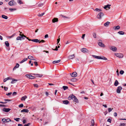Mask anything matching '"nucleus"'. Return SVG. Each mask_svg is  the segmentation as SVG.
I'll return each mask as SVG.
<instances>
[{
	"instance_id": "obj_1",
	"label": "nucleus",
	"mask_w": 126,
	"mask_h": 126,
	"mask_svg": "<svg viewBox=\"0 0 126 126\" xmlns=\"http://www.w3.org/2000/svg\"><path fill=\"white\" fill-rule=\"evenodd\" d=\"M19 35L20 36L16 38L17 40H21L22 39H24V37H26V36L23 34H20Z\"/></svg>"
},
{
	"instance_id": "obj_2",
	"label": "nucleus",
	"mask_w": 126,
	"mask_h": 126,
	"mask_svg": "<svg viewBox=\"0 0 126 126\" xmlns=\"http://www.w3.org/2000/svg\"><path fill=\"white\" fill-rule=\"evenodd\" d=\"M98 45L102 47H105L104 45L102 43L101 40H98Z\"/></svg>"
},
{
	"instance_id": "obj_3",
	"label": "nucleus",
	"mask_w": 126,
	"mask_h": 126,
	"mask_svg": "<svg viewBox=\"0 0 126 126\" xmlns=\"http://www.w3.org/2000/svg\"><path fill=\"white\" fill-rule=\"evenodd\" d=\"M104 15V14L103 13H100L98 14L97 17L98 19H101L102 17Z\"/></svg>"
},
{
	"instance_id": "obj_4",
	"label": "nucleus",
	"mask_w": 126,
	"mask_h": 126,
	"mask_svg": "<svg viewBox=\"0 0 126 126\" xmlns=\"http://www.w3.org/2000/svg\"><path fill=\"white\" fill-rule=\"evenodd\" d=\"M8 4L10 6H14L16 4V3L14 0H12L8 3Z\"/></svg>"
},
{
	"instance_id": "obj_5",
	"label": "nucleus",
	"mask_w": 126,
	"mask_h": 126,
	"mask_svg": "<svg viewBox=\"0 0 126 126\" xmlns=\"http://www.w3.org/2000/svg\"><path fill=\"white\" fill-rule=\"evenodd\" d=\"M115 55L116 56L119 58H122L123 56V55L122 53H115Z\"/></svg>"
},
{
	"instance_id": "obj_6",
	"label": "nucleus",
	"mask_w": 126,
	"mask_h": 126,
	"mask_svg": "<svg viewBox=\"0 0 126 126\" xmlns=\"http://www.w3.org/2000/svg\"><path fill=\"white\" fill-rule=\"evenodd\" d=\"M26 76L27 78L30 79H33L35 78V77L30 75L27 74L26 75Z\"/></svg>"
},
{
	"instance_id": "obj_7",
	"label": "nucleus",
	"mask_w": 126,
	"mask_h": 126,
	"mask_svg": "<svg viewBox=\"0 0 126 126\" xmlns=\"http://www.w3.org/2000/svg\"><path fill=\"white\" fill-rule=\"evenodd\" d=\"M122 89V87L121 86L118 87L116 90V92L117 93H121V91Z\"/></svg>"
},
{
	"instance_id": "obj_8",
	"label": "nucleus",
	"mask_w": 126,
	"mask_h": 126,
	"mask_svg": "<svg viewBox=\"0 0 126 126\" xmlns=\"http://www.w3.org/2000/svg\"><path fill=\"white\" fill-rule=\"evenodd\" d=\"M73 98H72L73 100L75 102L77 103L78 102V101L76 97L74 95H73Z\"/></svg>"
},
{
	"instance_id": "obj_9",
	"label": "nucleus",
	"mask_w": 126,
	"mask_h": 126,
	"mask_svg": "<svg viewBox=\"0 0 126 126\" xmlns=\"http://www.w3.org/2000/svg\"><path fill=\"white\" fill-rule=\"evenodd\" d=\"M81 51L83 53H88L89 51L86 48H83L81 49Z\"/></svg>"
},
{
	"instance_id": "obj_10",
	"label": "nucleus",
	"mask_w": 126,
	"mask_h": 126,
	"mask_svg": "<svg viewBox=\"0 0 126 126\" xmlns=\"http://www.w3.org/2000/svg\"><path fill=\"white\" fill-rule=\"evenodd\" d=\"M71 75L72 77H76L77 76V74L76 72H73L70 74Z\"/></svg>"
},
{
	"instance_id": "obj_11",
	"label": "nucleus",
	"mask_w": 126,
	"mask_h": 126,
	"mask_svg": "<svg viewBox=\"0 0 126 126\" xmlns=\"http://www.w3.org/2000/svg\"><path fill=\"white\" fill-rule=\"evenodd\" d=\"M110 49L114 51H115L117 50V48L114 46H112L111 47Z\"/></svg>"
},
{
	"instance_id": "obj_12",
	"label": "nucleus",
	"mask_w": 126,
	"mask_h": 126,
	"mask_svg": "<svg viewBox=\"0 0 126 126\" xmlns=\"http://www.w3.org/2000/svg\"><path fill=\"white\" fill-rule=\"evenodd\" d=\"M75 57V55L73 54L72 55H69L68 57V58L69 59H71Z\"/></svg>"
},
{
	"instance_id": "obj_13",
	"label": "nucleus",
	"mask_w": 126,
	"mask_h": 126,
	"mask_svg": "<svg viewBox=\"0 0 126 126\" xmlns=\"http://www.w3.org/2000/svg\"><path fill=\"white\" fill-rule=\"evenodd\" d=\"M58 19L56 18H54L52 19V21L53 23H55L58 21Z\"/></svg>"
},
{
	"instance_id": "obj_14",
	"label": "nucleus",
	"mask_w": 126,
	"mask_h": 126,
	"mask_svg": "<svg viewBox=\"0 0 126 126\" xmlns=\"http://www.w3.org/2000/svg\"><path fill=\"white\" fill-rule=\"evenodd\" d=\"M32 75H35V76L36 77H41L43 75L42 74H32Z\"/></svg>"
},
{
	"instance_id": "obj_15",
	"label": "nucleus",
	"mask_w": 126,
	"mask_h": 126,
	"mask_svg": "<svg viewBox=\"0 0 126 126\" xmlns=\"http://www.w3.org/2000/svg\"><path fill=\"white\" fill-rule=\"evenodd\" d=\"M29 111V110L28 109H24L22 110H21V112H28Z\"/></svg>"
},
{
	"instance_id": "obj_16",
	"label": "nucleus",
	"mask_w": 126,
	"mask_h": 126,
	"mask_svg": "<svg viewBox=\"0 0 126 126\" xmlns=\"http://www.w3.org/2000/svg\"><path fill=\"white\" fill-rule=\"evenodd\" d=\"M120 28V26L118 25L116 26H115L113 27V28L115 30L119 29Z\"/></svg>"
},
{
	"instance_id": "obj_17",
	"label": "nucleus",
	"mask_w": 126,
	"mask_h": 126,
	"mask_svg": "<svg viewBox=\"0 0 126 126\" xmlns=\"http://www.w3.org/2000/svg\"><path fill=\"white\" fill-rule=\"evenodd\" d=\"M31 41L34 42L38 43L39 42V40L37 39H32Z\"/></svg>"
},
{
	"instance_id": "obj_18",
	"label": "nucleus",
	"mask_w": 126,
	"mask_h": 126,
	"mask_svg": "<svg viewBox=\"0 0 126 126\" xmlns=\"http://www.w3.org/2000/svg\"><path fill=\"white\" fill-rule=\"evenodd\" d=\"M28 60V59L27 58H24L23 60H22L21 62H19V63H21L27 61Z\"/></svg>"
},
{
	"instance_id": "obj_19",
	"label": "nucleus",
	"mask_w": 126,
	"mask_h": 126,
	"mask_svg": "<svg viewBox=\"0 0 126 126\" xmlns=\"http://www.w3.org/2000/svg\"><path fill=\"white\" fill-rule=\"evenodd\" d=\"M110 23V22H107L104 24V25L106 27H107Z\"/></svg>"
},
{
	"instance_id": "obj_20",
	"label": "nucleus",
	"mask_w": 126,
	"mask_h": 126,
	"mask_svg": "<svg viewBox=\"0 0 126 126\" xmlns=\"http://www.w3.org/2000/svg\"><path fill=\"white\" fill-rule=\"evenodd\" d=\"M17 81V80L15 79H12V81H11V83H15Z\"/></svg>"
},
{
	"instance_id": "obj_21",
	"label": "nucleus",
	"mask_w": 126,
	"mask_h": 126,
	"mask_svg": "<svg viewBox=\"0 0 126 126\" xmlns=\"http://www.w3.org/2000/svg\"><path fill=\"white\" fill-rule=\"evenodd\" d=\"M110 5L109 4H107L106 5H105L104 7V8L106 9L107 8H108L109 9H110Z\"/></svg>"
},
{
	"instance_id": "obj_22",
	"label": "nucleus",
	"mask_w": 126,
	"mask_h": 126,
	"mask_svg": "<svg viewBox=\"0 0 126 126\" xmlns=\"http://www.w3.org/2000/svg\"><path fill=\"white\" fill-rule=\"evenodd\" d=\"M19 64L18 63H16V66L13 68V70L16 69V68H18L19 67Z\"/></svg>"
},
{
	"instance_id": "obj_23",
	"label": "nucleus",
	"mask_w": 126,
	"mask_h": 126,
	"mask_svg": "<svg viewBox=\"0 0 126 126\" xmlns=\"http://www.w3.org/2000/svg\"><path fill=\"white\" fill-rule=\"evenodd\" d=\"M63 104H67L69 103V101L67 100H64L63 101Z\"/></svg>"
},
{
	"instance_id": "obj_24",
	"label": "nucleus",
	"mask_w": 126,
	"mask_h": 126,
	"mask_svg": "<svg viewBox=\"0 0 126 126\" xmlns=\"http://www.w3.org/2000/svg\"><path fill=\"white\" fill-rule=\"evenodd\" d=\"M92 56L94 58H95L96 59H100V56H97L94 55H92Z\"/></svg>"
},
{
	"instance_id": "obj_25",
	"label": "nucleus",
	"mask_w": 126,
	"mask_h": 126,
	"mask_svg": "<svg viewBox=\"0 0 126 126\" xmlns=\"http://www.w3.org/2000/svg\"><path fill=\"white\" fill-rule=\"evenodd\" d=\"M28 58L30 60H35L33 59V58H34L32 56H28Z\"/></svg>"
},
{
	"instance_id": "obj_26",
	"label": "nucleus",
	"mask_w": 126,
	"mask_h": 126,
	"mask_svg": "<svg viewBox=\"0 0 126 126\" xmlns=\"http://www.w3.org/2000/svg\"><path fill=\"white\" fill-rule=\"evenodd\" d=\"M27 98V97L26 96H23L21 98V100L22 101L25 100L26 99V98Z\"/></svg>"
},
{
	"instance_id": "obj_27",
	"label": "nucleus",
	"mask_w": 126,
	"mask_h": 126,
	"mask_svg": "<svg viewBox=\"0 0 126 126\" xmlns=\"http://www.w3.org/2000/svg\"><path fill=\"white\" fill-rule=\"evenodd\" d=\"M9 10L11 12H13L16 11V8H10L9 9Z\"/></svg>"
},
{
	"instance_id": "obj_28",
	"label": "nucleus",
	"mask_w": 126,
	"mask_h": 126,
	"mask_svg": "<svg viewBox=\"0 0 126 126\" xmlns=\"http://www.w3.org/2000/svg\"><path fill=\"white\" fill-rule=\"evenodd\" d=\"M73 95H70L68 98V99L71 100V99H72Z\"/></svg>"
},
{
	"instance_id": "obj_29",
	"label": "nucleus",
	"mask_w": 126,
	"mask_h": 126,
	"mask_svg": "<svg viewBox=\"0 0 126 126\" xmlns=\"http://www.w3.org/2000/svg\"><path fill=\"white\" fill-rule=\"evenodd\" d=\"M118 33L119 34L122 35H124L125 33L123 31H119L118 32Z\"/></svg>"
},
{
	"instance_id": "obj_30",
	"label": "nucleus",
	"mask_w": 126,
	"mask_h": 126,
	"mask_svg": "<svg viewBox=\"0 0 126 126\" xmlns=\"http://www.w3.org/2000/svg\"><path fill=\"white\" fill-rule=\"evenodd\" d=\"M94 10V11H96L99 12L102 11V10L101 9H99L97 8H96Z\"/></svg>"
},
{
	"instance_id": "obj_31",
	"label": "nucleus",
	"mask_w": 126,
	"mask_h": 126,
	"mask_svg": "<svg viewBox=\"0 0 126 126\" xmlns=\"http://www.w3.org/2000/svg\"><path fill=\"white\" fill-rule=\"evenodd\" d=\"M119 84L118 82V81L116 80L114 82V85L115 86H117Z\"/></svg>"
},
{
	"instance_id": "obj_32",
	"label": "nucleus",
	"mask_w": 126,
	"mask_h": 126,
	"mask_svg": "<svg viewBox=\"0 0 126 126\" xmlns=\"http://www.w3.org/2000/svg\"><path fill=\"white\" fill-rule=\"evenodd\" d=\"M60 61L61 60H58V61H54L53 62V64L57 63L60 62Z\"/></svg>"
},
{
	"instance_id": "obj_33",
	"label": "nucleus",
	"mask_w": 126,
	"mask_h": 126,
	"mask_svg": "<svg viewBox=\"0 0 126 126\" xmlns=\"http://www.w3.org/2000/svg\"><path fill=\"white\" fill-rule=\"evenodd\" d=\"M71 80L73 82H76L77 80V79L75 78H73L71 79Z\"/></svg>"
},
{
	"instance_id": "obj_34",
	"label": "nucleus",
	"mask_w": 126,
	"mask_h": 126,
	"mask_svg": "<svg viewBox=\"0 0 126 126\" xmlns=\"http://www.w3.org/2000/svg\"><path fill=\"white\" fill-rule=\"evenodd\" d=\"M94 126V121L93 119L91 121V125L90 126Z\"/></svg>"
},
{
	"instance_id": "obj_35",
	"label": "nucleus",
	"mask_w": 126,
	"mask_h": 126,
	"mask_svg": "<svg viewBox=\"0 0 126 126\" xmlns=\"http://www.w3.org/2000/svg\"><path fill=\"white\" fill-rule=\"evenodd\" d=\"M2 17L5 19H7L8 18V17L4 15H2Z\"/></svg>"
},
{
	"instance_id": "obj_36",
	"label": "nucleus",
	"mask_w": 126,
	"mask_h": 126,
	"mask_svg": "<svg viewBox=\"0 0 126 126\" xmlns=\"http://www.w3.org/2000/svg\"><path fill=\"white\" fill-rule=\"evenodd\" d=\"M100 57V59H103L105 60H107V59L105 57H104L103 56L102 57Z\"/></svg>"
},
{
	"instance_id": "obj_37",
	"label": "nucleus",
	"mask_w": 126,
	"mask_h": 126,
	"mask_svg": "<svg viewBox=\"0 0 126 126\" xmlns=\"http://www.w3.org/2000/svg\"><path fill=\"white\" fill-rule=\"evenodd\" d=\"M2 110L3 111H5L6 112H8V108H4Z\"/></svg>"
},
{
	"instance_id": "obj_38",
	"label": "nucleus",
	"mask_w": 126,
	"mask_h": 126,
	"mask_svg": "<svg viewBox=\"0 0 126 126\" xmlns=\"http://www.w3.org/2000/svg\"><path fill=\"white\" fill-rule=\"evenodd\" d=\"M63 88L64 90H65L68 89V87L67 86H63Z\"/></svg>"
},
{
	"instance_id": "obj_39",
	"label": "nucleus",
	"mask_w": 126,
	"mask_h": 126,
	"mask_svg": "<svg viewBox=\"0 0 126 126\" xmlns=\"http://www.w3.org/2000/svg\"><path fill=\"white\" fill-rule=\"evenodd\" d=\"M8 119H5L3 118L2 119V121L4 123H5V122H7V121Z\"/></svg>"
},
{
	"instance_id": "obj_40",
	"label": "nucleus",
	"mask_w": 126,
	"mask_h": 126,
	"mask_svg": "<svg viewBox=\"0 0 126 126\" xmlns=\"http://www.w3.org/2000/svg\"><path fill=\"white\" fill-rule=\"evenodd\" d=\"M44 14V13H42L41 14H39L38 15V16H43Z\"/></svg>"
},
{
	"instance_id": "obj_41",
	"label": "nucleus",
	"mask_w": 126,
	"mask_h": 126,
	"mask_svg": "<svg viewBox=\"0 0 126 126\" xmlns=\"http://www.w3.org/2000/svg\"><path fill=\"white\" fill-rule=\"evenodd\" d=\"M17 3L19 4H22L23 3L20 0H18L17 1Z\"/></svg>"
},
{
	"instance_id": "obj_42",
	"label": "nucleus",
	"mask_w": 126,
	"mask_h": 126,
	"mask_svg": "<svg viewBox=\"0 0 126 126\" xmlns=\"http://www.w3.org/2000/svg\"><path fill=\"white\" fill-rule=\"evenodd\" d=\"M124 73V71L123 70H121L120 71V73L121 75L123 74Z\"/></svg>"
},
{
	"instance_id": "obj_43",
	"label": "nucleus",
	"mask_w": 126,
	"mask_h": 126,
	"mask_svg": "<svg viewBox=\"0 0 126 126\" xmlns=\"http://www.w3.org/2000/svg\"><path fill=\"white\" fill-rule=\"evenodd\" d=\"M45 42V41L44 40H42L41 41H40L39 42V43H44Z\"/></svg>"
},
{
	"instance_id": "obj_44",
	"label": "nucleus",
	"mask_w": 126,
	"mask_h": 126,
	"mask_svg": "<svg viewBox=\"0 0 126 126\" xmlns=\"http://www.w3.org/2000/svg\"><path fill=\"white\" fill-rule=\"evenodd\" d=\"M20 119V118H14V120L16 121H18Z\"/></svg>"
},
{
	"instance_id": "obj_45",
	"label": "nucleus",
	"mask_w": 126,
	"mask_h": 126,
	"mask_svg": "<svg viewBox=\"0 0 126 126\" xmlns=\"http://www.w3.org/2000/svg\"><path fill=\"white\" fill-rule=\"evenodd\" d=\"M113 109H111L110 108H109L108 109V111L109 112H110Z\"/></svg>"
},
{
	"instance_id": "obj_46",
	"label": "nucleus",
	"mask_w": 126,
	"mask_h": 126,
	"mask_svg": "<svg viewBox=\"0 0 126 126\" xmlns=\"http://www.w3.org/2000/svg\"><path fill=\"white\" fill-rule=\"evenodd\" d=\"M93 35L94 38H96V35L95 33H93Z\"/></svg>"
},
{
	"instance_id": "obj_47",
	"label": "nucleus",
	"mask_w": 126,
	"mask_h": 126,
	"mask_svg": "<svg viewBox=\"0 0 126 126\" xmlns=\"http://www.w3.org/2000/svg\"><path fill=\"white\" fill-rule=\"evenodd\" d=\"M125 124L124 123H121L120 126H125Z\"/></svg>"
},
{
	"instance_id": "obj_48",
	"label": "nucleus",
	"mask_w": 126,
	"mask_h": 126,
	"mask_svg": "<svg viewBox=\"0 0 126 126\" xmlns=\"http://www.w3.org/2000/svg\"><path fill=\"white\" fill-rule=\"evenodd\" d=\"M23 107V105L22 104H21L19 105V107L20 108L22 107Z\"/></svg>"
},
{
	"instance_id": "obj_49",
	"label": "nucleus",
	"mask_w": 126,
	"mask_h": 126,
	"mask_svg": "<svg viewBox=\"0 0 126 126\" xmlns=\"http://www.w3.org/2000/svg\"><path fill=\"white\" fill-rule=\"evenodd\" d=\"M34 63L35 65V66H37L38 65V64L37 63V62H34Z\"/></svg>"
},
{
	"instance_id": "obj_50",
	"label": "nucleus",
	"mask_w": 126,
	"mask_h": 126,
	"mask_svg": "<svg viewBox=\"0 0 126 126\" xmlns=\"http://www.w3.org/2000/svg\"><path fill=\"white\" fill-rule=\"evenodd\" d=\"M17 94V93L16 92H14L13 94H12V95L13 96H14L15 95H16Z\"/></svg>"
},
{
	"instance_id": "obj_51",
	"label": "nucleus",
	"mask_w": 126,
	"mask_h": 126,
	"mask_svg": "<svg viewBox=\"0 0 126 126\" xmlns=\"http://www.w3.org/2000/svg\"><path fill=\"white\" fill-rule=\"evenodd\" d=\"M31 124L30 123H29L27 124H25L24 126H29Z\"/></svg>"
},
{
	"instance_id": "obj_52",
	"label": "nucleus",
	"mask_w": 126,
	"mask_h": 126,
	"mask_svg": "<svg viewBox=\"0 0 126 126\" xmlns=\"http://www.w3.org/2000/svg\"><path fill=\"white\" fill-rule=\"evenodd\" d=\"M114 116L115 117H116L117 116V114L116 112H115L114 113Z\"/></svg>"
},
{
	"instance_id": "obj_53",
	"label": "nucleus",
	"mask_w": 126,
	"mask_h": 126,
	"mask_svg": "<svg viewBox=\"0 0 126 126\" xmlns=\"http://www.w3.org/2000/svg\"><path fill=\"white\" fill-rule=\"evenodd\" d=\"M5 44L7 47H8V41H6L5 43Z\"/></svg>"
},
{
	"instance_id": "obj_54",
	"label": "nucleus",
	"mask_w": 126,
	"mask_h": 126,
	"mask_svg": "<svg viewBox=\"0 0 126 126\" xmlns=\"http://www.w3.org/2000/svg\"><path fill=\"white\" fill-rule=\"evenodd\" d=\"M7 80H8V78L4 79L3 80V81L4 82H5Z\"/></svg>"
},
{
	"instance_id": "obj_55",
	"label": "nucleus",
	"mask_w": 126,
	"mask_h": 126,
	"mask_svg": "<svg viewBox=\"0 0 126 126\" xmlns=\"http://www.w3.org/2000/svg\"><path fill=\"white\" fill-rule=\"evenodd\" d=\"M57 44H58V43L59 42V41L60 40V39L59 38L58 39H57Z\"/></svg>"
},
{
	"instance_id": "obj_56",
	"label": "nucleus",
	"mask_w": 126,
	"mask_h": 126,
	"mask_svg": "<svg viewBox=\"0 0 126 126\" xmlns=\"http://www.w3.org/2000/svg\"><path fill=\"white\" fill-rule=\"evenodd\" d=\"M53 50H54L57 51L58 50V47H57V46H56V47L55 48V49H53Z\"/></svg>"
},
{
	"instance_id": "obj_57",
	"label": "nucleus",
	"mask_w": 126,
	"mask_h": 126,
	"mask_svg": "<svg viewBox=\"0 0 126 126\" xmlns=\"http://www.w3.org/2000/svg\"><path fill=\"white\" fill-rule=\"evenodd\" d=\"M111 120L110 118H109L107 120V121L109 122H110V123L111 122Z\"/></svg>"
},
{
	"instance_id": "obj_58",
	"label": "nucleus",
	"mask_w": 126,
	"mask_h": 126,
	"mask_svg": "<svg viewBox=\"0 0 126 126\" xmlns=\"http://www.w3.org/2000/svg\"><path fill=\"white\" fill-rule=\"evenodd\" d=\"M43 5V4L41 3V4H39L38 5V6L39 7H40V6H42Z\"/></svg>"
},
{
	"instance_id": "obj_59",
	"label": "nucleus",
	"mask_w": 126,
	"mask_h": 126,
	"mask_svg": "<svg viewBox=\"0 0 126 126\" xmlns=\"http://www.w3.org/2000/svg\"><path fill=\"white\" fill-rule=\"evenodd\" d=\"M34 87H37L38 86V85L37 84H34Z\"/></svg>"
},
{
	"instance_id": "obj_60",
	"label": "nucleus",
	"mask_w": 126,
	"mask_h": 126,
	"mask_svg": "<svg viewBox=\"0 0 126 126\" xmlns=\"http://www.w3.org/2000/svg\"><path fill=\"white\" fill-rule=\"evenodd\" d=\"M14 35H15L14 34H13L12 36H8V38H11V37H13Z\"/></svg>"
},
{
	"instance_id": "obj_61",
	"label": "nucleus",
	"mask_w": 126,
	"mask_h": 126,
	"mask_svg": "<svg viewBox=\"0 0 126 126\" xmlns=\"http://www.w3.org/2000/svg\"><path fill=\"white\" fill-rule=\"evenodd\" d=\"M85 35V34H83L82 35V38L83 39H84Z\"/></svg>"
},
{
	"instance_id": "obj_62",
	"label": "nucleus",
	"mask_w": 126,
	"mask_h": 126,
	"mask_svg": "<svg viewBox=\"0 0 126 126\" xmlns=\"http://www.w3.org/2000/svg\"><path fill=\"white\" fill-rule=\"evenodd\" d=\"M4 90L5 91H6L8 89V88L7 87H4Z\"/></svg>"
},
{
	"instance_id": "obj_63",
	"label": "nucleus",
	"mask_w": 126,
	"mask_h": 126,
	"mask_svg": "<svg viewBox=\"0 0 126 126\" xmlns=\"http://www.w3.org/2000/svg\"><path fill=\"white\" fill-rule=\"evenodd\" d=\"M48 34H46L45 36V37L46 38L48 37Z\"/></svg>"
},
{
	"instance_id": "obj_64",
	"label": "nucleus",
	"mask_w": 126,
	"mask_h": 126,
	"mask_svg": "<svg viewBox=\"0 0 126 126\" xmlns=\"http://www.w3.org/2000/svg\"><path fill=\"white\" fill-rule=\"evenodd\" d=\"M26 122V121L25 120H24L23 121V124L25 123Z\"/></svg>"
}]
</instances>
